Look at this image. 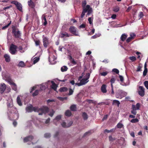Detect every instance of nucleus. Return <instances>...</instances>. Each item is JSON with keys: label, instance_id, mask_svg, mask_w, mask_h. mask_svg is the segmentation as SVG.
<instances>
[{"label": "nucleus", "instance_id": "62", "mask_svg": "<svg viewBox=\"0 0 148 148\" xmlns=\"http://www.w3.org/2000/svg\"><path fill=\"white\" fill-rule=\"evenodd\" d=\"M75 85H77L78 86H80L83 85V84L82 83V82H81V81L80 83H75Z\"/></svg>", "mask_w": 148, "mask_h": 148}, {"label": "nucleus", "instance_id": "52", "mask_svg": "<svg viewBox=\"0 0 148 148\" xmlns=\"http://www.w3.org/2000/svg\"><path fill=\"white\" fill-rule=\"evenodd\" d=\"M143 15L144 14L143 12H140L139 14V17L140 18H139L140 19L142 18L143 16Z\"/></svg>", "mask_w": 148, "mask_h": 148}, {"label": "nucleus", "instance_id": "8", "mask_svg": "<svg viewBox=\"0 0 148 148\" xmlns=\"http://www.w3.org/2000/svg\"><path fill=\"white\" fill-rule=\"evenodd\" d=\"M34 138V136L32 135L28 136L24 138L23 141L24 143H26L28 141H31Z\"/></svg>", "mask_w": 148, "mask_h": 148}, {"label": "nucleus", "instance_id": "47", "mask_svg": "<svg viewBox=\"0 0 148 148\" xmlns=\"http://www.w3.org/2000/svg\"><path fill=\"white\" fill-rule=\"evenodd\" d=\"M142 68V66H140V64H139L137 68L136 71L138 72L141 71V69Z\"/></svg>", "mask_w": 148, "mask_h": 148}, {"label": "nucleus", "instance_id": "55", "mask_svg": "<svg viewBox=\"0 0 148 148\" xmlns=\"http://www.w3.org/2000/svg\"><path fill=\"white\" fill-rule=\"evenodd\" d=\"M7 106L8 108H11L13 106L12 103H8Z\"/></svg>", "mask_w": 148, "mask_h": 148}, {"label": "nucleus", "instance_id": "1", "mask_svg": "<svg viewBox=\"0 0 148 148\" xmlns=\"http://www.w3.org/2000/svg\"><path fill=\"white\" fill-rule=\"evenodd\" d=\"M26 110L28 112H31L33 111L39 112V115H42L43 114H45L49 111V108L47 106H43L39 108L38 107H33L32 105L27 106L26 108Z\"/></svg>", "mask_w": 148, "mask_h": 148}, {"label": "nucleus", "instance_id": "20", "mask_svg": "<svg viewBox=\"0 0 148 148\" xmlns=\"http://www.w3.org/2000/svg\"><path fill=\"white\" fill-rule=\"evenodd\" d=\"M112 105H117V106L118 107L119 106V105L120 104V102L119 101L114 100H113L112 103Z\"/></svg>", "mask_w": 148, "mask_h": 148}, {"label": "nucleus", "instance_id": "49", "mask_svg": "<svg viewBox=\"0 0 148 148\" xmlns=\"http://www.w3.org/2000/svg\"><path fill=\"white\" fill-rule=\"evenodd\" d=\"M112 71L115 73L116 74H118L119 73V70L116 69H112Z\"/></svg>", "mask_w": 148, "mask_h": 148}, {"label": "nucleus", "instance_id": "28", "mask_svg": "<svg viewBox=\"0 0 148 148\" xmlns=\"http://www.w3.org/2000/svg\"><path fill=\"white\" fill-rule=\"evenodd\" d=\"M123 126V125L120 123H118L116 126V127H117L118 128L121 129Z\"/></svg>", "mask_w": 148, "mask_h": 148}, {"label": "nucleus", "instance_id": "5", "mask_svg": "<svg viewBox=\"0 0 148 148\" xmlns=\"http://www.w3.org/2000/svg\"><path fill=\"white\" fill-rule=\"evenodd\" d=\"M69 31L75 36H79V31L77 28H69Z\"/></svg>", "mask_w": 148, "mask_h": 148}, {"label": "nucleus", "instance_id": "34", "mask_svg": "<svg viewBox=\"0 0 148 148\" xmlns=\"http://www.w3.org/2000/svg\"><path fill=\"white\" fill-rule=\"evenodd\" d=\"M92 134V132H91V131H89L87 132H86L84 134L83 137H84L87 135H90Z\"/></svg>", "mask_w": 148, "mask_h": 148}, {"label": "nucleus", "instance_id": "53", "mask_svg": "<svg viewBox=\"0 0 148 148\" xmlns=\"http://www.w3.org/2000/svg\"><path fill=\"white\" fill-rule=\"evenodd\" d=\"M58 98L59 100L63 101L64 100L66 99V97H58Z\"/></svg>", "mask_w": 148, "mask_h": 148}, {"label": "nucleus", "instance_id": "29", "mask_svg": "<svg viewBox=\"0 0 148 148\" xmlns=\"http://www.w3.org/2000/svg\"><path fill=\"white\" fill-rule=\"evenodd\" d=\"M88 81V80L87 81L84 78L82 79L80 81L83 85L87 83Z\"/></svg>", "mask_w": 148, "mask_h": 148}, {"label": "nucleus", "instance_id": "41", "mask_svg": "<svg viewBox=\"0 0 148 148\" xmlns=\"http://www.w3.org/2000/svg\"><path fill=\"white\" fill-rule=\"evenodd\" d=\"M119 10V7L117 6L116 7L114 8L113 10L115 12H118Z\"/></svg>", "mask_w": 148, "mask_h": 148}, {"label": "nucleus", "instance_id": "13", "mask_svg": "<svg viewBox=\"0 0 148 148\" xmlns=\"http://www.w3.org/2000/svg\"><path fill=\"white\" fill-rule=\"evenodd\" d=\"M5 60L6 62H9L10 61V56L7 54H5L4 56Z\"/></svg>", "mask_w": 148, "mask_h": 148}, {"label": "nucleus", "instance_id": "43", "mask_svg": "<svg viewBox=\"0 0 148 148\" xmlns=\"http://www.w3.org/2000/svg\"><path fill=\"white\" fill-rule=\"evenodd\" d=\"M86 4V1H84L82 2V6L83 9L85 8L86 7L85 6Z\"/></svg>", "mask_w": 148, "mask_h": 148}, {"label": "nucleus", "instance_id": "38", "mask_svg": "<svg viewBox=\"0 0 148 148\" xmlns=\"http://www.w3.org/2000/svg\"><path fill=\"white\" fill-rule=\"evenodd\" d=\"M86 101L90 103H92L93 104H95L96 103V101L91 99H87Z\"/></svg>", "mask_w": 148, "mask_h": 148}, {"label": "nucleus", "instance_id": "33", "mask_svg": "<svg viewBox=\"0 0 148 148\" xmlns=\"http://www.w3.org/2000/svg\"><path fill=\"white\" fill-rule=\"evenodd\" d=\"M92 134V132H91V131H89L87 132H86L84 134L83 137H84L87 135H90Z\"/></svg>", "mask_w": 148, "mask_h": 148}, {"label": "nucleus", "instance_id": "45", "mask_svg": "<svg viewBox=\"0 0 148 148\" xmlns=\"http://www.w3.org/2000/svg\"><path fill=\"white\" fill-rule=\"evenodd\" d=\"M61 118V116L60 115H58L54 119L55 120H56L58 121L60 120Z\"/></svg>", "mask_w": 148, "mask_h": 148}, {"label": "nucleus", "instance_id": "10", "mask_svg": "<svg viewBox=\"0 0 148 148\" xmlns=\"http://www.w3.org/2000/svg\"><path fill=\"white\" fill-rule=\"evenodd\" d=\"M12 3L15 4L17 8L20 11H21L22 10V6L21 3L17 1H14L12 2Z\"/></svg>", "mask_w": 148, "mask_h": 148}, {"label": "nucleus", "instance_id": "6", "mask_svg": "<svg viewBox=\"0 0 148 148\" xmlns=\"http://www.w3.org/2000/svg\"><path fill=\"white\" fill-rule=\"evenodd\" d=\"M71 36V35L70 34H69L66 32L63 31H61L59 35L60 37L62 38L69 37Z\"/></svg>", "mask_w": 148, "mask_h": 148}, {"label": "nucleus", "instance_id": "46", "mask_svg": "<svg viewBox=\"0 0 148 148\" xmlns=\"http://www.w3.org/2000/svg\"><path fill=\"white\" fill-rule=\"evenodd\" d=\"M51 136V135L50 134L48 133H45L44 134V137L46 138H49Z\"/></svg>", "mask_w": 148, "mask_h": 148}, {"label": "nucleus", "instance_id": "39", "mask_svg": "<svg viewBox=\"0 0 148 148\" xmlns=\"http://www.w3.org/2000/svg\"><path fill=\"white\" fill-rule=\"evenodd\" d=\"M93 17H89L88 18V21L89 22V23L91 25L92 24V21H93Z\"/></svg>", "mask_w": 148, "mask_h": 148}, {"label": "nucleus", "instance_id": "30", "mask_svg": "<svg viewBox=\"0 0 148 148\" xmlns=\"http://www.w3.org/2000/svg\"><path fill=\"white\" fill-rule=\"evenodd\" d=\"M115 130V128L112 129L110 130H108L107 129H106L104 130V132H106L108 133L112 132H114Z\"/></svg>", "mask_w": 148, "mask_h": 148}, {"label": "nucleus", "instance_id": "18", "mask_svg": "<svg viewBox=\"0 0 148 148\" xmlns=\"http://www.w3.org/2000/svg\"><path fill=\"white\" fill-rule=\"evenodd\" d=\"M68 90V88L66 87H61L59 90V91L60 92H66Z\"/></svg>", "mask_w": 148, "mask_h": 148}, {"label": "nucleus", "instance_id": "11", "mask_svg": "<svg viewBox=\"0 0 148 148\" xmlns=\"http://www.w3.org/2000/svg\"><path fill=\"white\" fill-rule=\"evenodd\" d=\"M6 86L4 83L1 84L0 85V90L1 93H3L6 89Z\"/></svg>", "mask_w": 148, "mask_h": 148}, {"label": "nucleus", "instance_id": "40", "mask_svg": "<svg viewBox=\"0 0 148 148\" xmlns=\"http://www.w3.org/2000/svg\"><path fill=\"white\" fill-rule=\"evenodd\" d=\"M147 69H145L143 72V76H145L147 74Z\"/></svg>", "mask_w": 148, "mask_h": 148}, {"label": "nucleus", "instance_id": "16", "mask_svg": "<svg viewBox=\"0 0 148 148\" xmlns=\"http://www.w3.org/2000/svg\"><path fill=\"white\" fill-rule=\"evenodd\" d=\"M106 86L105 84H103L101 87V92L103 93H105L107 92V90L106 89Z\"/></svg>", "mask_w": 148, "mask_h": 148}, {"label": "nucleus", "instance_id": "21", "mask_svg": "<svg viewBox=\"0 0 148 148\" xmlns=\"http://www.w3.org/2000/svg\"><path fill=\"white\" fill-rule=\"evenodd\" d=\"M70 109L71 110L73 111H75L76 110V106L75 105H72L71 106Z\"/></svg>", "mask_w": 148, "mask_h": 148}, {"label": "nucleus", "instance_id": "7", "mask_svg": "<svg viewBox=\"0 0 148 148\" xmlns=\"http://www.w3.org/2000/svg\"><path fill=\"white\" fill-rule=\"evenodd\" d=\"M42 38L44 46L45 48L47 47L49 44L48 38L44 36H43Z\"/></svg>", "mask_w": 148, "mask_h": 148}, {"label": "nucleus", "instance_id": "24", "mask_svg": "<svg viewBox=\"0 0 148 148\" xmlns=\"http://www.w3.org/2000/svg\"><path fill=\"white\" fill-rule=\"evenodd\" d=\"M68 68L66 66H64L61 68V70L62 72L66 71L68 69Z\"/></svg>", "mask_w": 148, "mask_h": 148}, {"label": "nucleus", "instance_id": "63", "mask_svg": "<svg viewBox=\"0 0 148 148\" xmlns=\"http://www.w3.org/2000/svg\"><path fill=\"white\" fill-rule=\"evenodd\" d=\"M116 97L117 98L121 99L122 98V97L121 96L119 95L118 94H116Z\"/></svg>", "mask_w": 148, "mask_h": 148}, {"label": "nucleus", "instance_id": "15", "mask_svg": "<svg viewBox=\"0 0 148 148\" xmlns=\"http://www.w3.org/2000/svg\"><path fill=\"white\" fill-rule=\"evenodd\" d=\"M51 83L52 84V85L51 86V88L53 89L54 90L57 92V88L58 86L53 81H51Z\"/></svg>", "mask_w": 148, "mask_h": 148}, {"label": "nucleus", "instance_id": "50", "mask_svg": "<svg viewBox=\"0 0 148 148\" xmlns=\"http://www.w3.org/2000/svg\"><path fill=\"white\" fill-rule=\"evenodd\" d=\"M40 42L39 40H36L35 41V43L36 46H40Z\"/></svg>", "mask_w": 148, "mask_h": 148}, {"label": "nucleus", "instance_id": "23", "mask_svg": "<svg viewBox=\"0 0 148 148\" xmlns=\"http://www.w3.org/2000/svg\"><path fill=\"white\" fill-rule=\"evenodd\" d=\"M28 5L32 8L34 7V3L31 0H29L28 1Z\"/></svg>", "mask_w": 148, "mask_h": 148}, {"label": "nucleus", "instance_id": "56", "mask_svg": "<svg viewBox=\"0 0 148 148\" xmlns=\"http://www.w3.org/2000/svg\"><path fill=\"white\" fill-rule=\"evenodd\" d=\"M131 113L133 115H136L137 113V112L136 110H132L131 111Z\"/></svg>", "mask_w": 148, "mask_h": 148}, {"label": "nucleus", "instance_id": "19", "mask_svg": "<svg viewBox=\"0 0 148 148\" xmlns=\"http://www.w3.org/2000/svg\"><path fill=\"white\" fill-rule=\"evenodd\" d=\"M82 116L84 120H86L88 119V115L85 112H83Z\"/></svg>", "mask_w": 148, "mask_h": 148}, {"label": "nucleus", "instance_id": "64", "mask_svg": "<svg viewBox=\"0 0 148 148\" xmlns=\"http://www.w3.org/2000/svg\"><path fill=\"white\" fill-rule=\"evenodd\" d=\"M59 134V132H57L55 133V134L54 135V137L56 138L57 137Z\"/></svg>", "mask_w": 148, "mask_h": 148}, {"label": "nucleus", "instance_id": "17", "mask_svg": "<svg viewBox=\"0 0 148 148\" xmlns=\"http://www.w3.org/2000/svg\"><path fill=\"white\" fill-rule=\"evenodd\" d=\"M65 115L66 116L69 117L71 115L72 113L70 110H68L66 111Z\"/></svg>", "mask_w": 148, "mask_h": 148}, {"label": "nucleus", "instance_id": "26", "mask_svg": "<svg viewBox=\"0 0 148 148\" xmlns=\"http://www.w3.org/2000/svg\"><path fill=\"white\" fill-rule=\"evenodd\" d=\"M88 9L87 8V12H88L87 15H89L91 14L92 12V8H90V6L89 5V7Z\"/></svg>", "mask_w": 148, "mask_h": 148}, {"label": "nucleus", "instance_id": "44", "mask_svg": "<svg viewBox=\"0 0 148 148\" xmlns=\"http://www.w3.org/2000/svg\"><path fill=\"white\" fill-rule=\"evenodd\" d=\"M74 91L71 88H69V93L68 94L69 95H70L73 94Z\"/></svg>", "mask_w": 148, "mask_h": 148}, {"label": "nucleus", "instance_id": "60", "mask_svg": "<svg viewBox=\"0 0 148 148\" xmlns=\"http://www.w3.org/2000/svg\"><path fill=\"white\" fill-rule=\"evenodd\" d=\"M55 101L54 99H48L47 100V103H49L50 102H55Z\"/></svg>", "mask_w": 148, "mask_h": 148}, {"label": "nucleus", "instance_id": "22", "mask_svg": "<svg viewBox=\"0 0 148 148\" xmlns=\"http://www.w3.org/2000/svg\"><path fill=\"white\" fill-rule=\"evenodd\" d=\"M17 103L19 106H21L22 105V104L21 102V99H20V97L19 96H18L17 98Z\"/></svg>", "mask_w": 148, "mask_h": 148}, {"label": "nucleus", "instance_id": "2", "mask_svg": "<svg viewBox=\"0 0 148 148\" xmlns=\"http://www.w3.org/2000/svg\"><path fill=\"white\" fill-rule=\"evenodd\" d=\"M17 48V46L12 44L10 48L9 51L10 53L12 55L15 54L17 51L16 49Z\"/></svg>", "mask_w": 148, "mask_h": 148}, {"label": "nucleus", "instance_id": "12", "mask_svg": "<svg viewBox=\"0 0 148 148\" xmlns=\"http://www.w3.org/2000/svg\"><path fill=\"white\" fill-rule=\"evenodd\" d=\"M140 107V103H138L136 106L134 105H132V109L135 110H139Z\"/></svg>", "mask_w": 148, "mask_h": 148}, {"label": "nucleus", "instance_id": "35", "mask_svg": "<svg viewBox=\"0 0 148 148\" xmlns=\"http://www.w3.org/2000/svg\"><path fill=\"white\" fill-rule=\"evenodd\" d=\"M138 120L136 118L134 119L131 120V122L133 123H135L138 122Z\"/></svg>", "mask_w": 148, "mask_h": 148}, {"label": "nucleus", "instance_id": "48", "mask_svg": "<svg viewBox=\"0 0 148 148\" xmlns=\"http://www.w3.org/2000/svg\"><path fill=\"white\" fill-rule=\"evenodd\" d=\"M108 72H103L102 73H100V74L101 76H105L108 74Z\"/></svg>", "mask_w": 148, "mask_h": 148}, {"label": "nucleus", "instance_id": "3", "mask_svg": "<svg viewBox=\"0 0 148 148\" xmlns=\"http://www.w3.org/2000/svg\"><path fill=\"white\" fill-rule=\"evenodd\" d=\"M145 89L143 86L138 87V94L141 97H143L145 94Z\"/></svg>", "mask_w": 148, "mask_h": 148}, {"label": "nucleus", "instance_id": "9", "mask_svg": "<svg viewBox=\"0 0 148 148\" xmlns=\"http://www.w3.org/2000/svg\"><path fill=\"white\" fill-rule=\"evenodd\" d=\"M72 124L73 122L72 121H70L67 124L65 122H63L61 124V125L63 127L67 128L70 127Z\"/></svg>", "mask_w": 148, "mask_h": 148}, {"label": "nucleus", "instance_id": "36", "mask_svg": "<svg viewBox=\"0 0 148 148\" xmlns=\"http://www.w3.org/2000/svg\"><path fill=\"white\" fill-rule=\"evenodd\" d=\"M129 59L132 61L133 62L136 60V58L134 56L130 57L129 58Z\"/></svg>", "mask_w": 148, "mask_h": 148}, {"label": "nucleus", "instance_id": "57", "mask_svg": "<svg viewBox=\"0 0 148 148\" xmlns=\"http://www.w3.org/2000/svg\"><path fill=\"white\" fill-rule=\"evenodd\" d=\"M133 38H131V37H129L126 40V42L127 43H129L130 42L132 39Z\"/></svg>", "mask_w": 148, "mask_h": 148}, {"label": "nucleus", "instance_id": "37", "mask_svg": "<svg viewBox=\"0 0 148 148\" xmlns=\"http://www.w3.org/2000/svg\"><path fill=\"white\" fill-rule=\"evenodd\" d=\"M18 51L21 53H23L24 52V50L23 48L21 46H20L18 47Z\"/></svg>", "mask_w": 148, "mask_h": 148}, {"label": "nucleus", "instance_id": "27", "mask_svg": "<svg viewBox=\"0 0 148 148\" xmlns=\"http://www.w3.org/2000/svg\"><path fill=\"white\" fill-rule=\"evenodd\" d=\"M127 37V36L125 34H122L121 37V40L122 41H124L126 39Z\"/></svg>", "mask_w": 148, "mask_h": 148}, {"label": "nucleus", "instance_id": "4", "mask_svg": "<svg viewBox=\"0 0 148 148\" xmlns=\"http://www.w3.org/2000/svg\"><path fill=\"white\" fill-rule=\"evenodd\" d=\"M12 33L16 38H19L21 36V33L20 31H17L16 28H12Z\"/></svg>", "mask_w": 148, "mask_h": 148}, {"label": "nucleus", "instance_id": "59", "mask_svg": "<svg viewBox=\"0 0 148 148\" xmlns=\"http://www.w3.org/2000/svg\"><path fill=\"white\" fill-rule=\"evenodd\" d=\"M119 77L120 78V80L121 82H123L124 80V78L123 77L119 75Z\"/></svg>", "mask_w": 148, "mask_h": 148}, {"label": "nucleus", "instance_id": "31", "mask_svg": "<svg viewBox=\"0 0 148 148\" xmlns=\"http://www.w3.org/2000/svg\"><path fill=\"white\" fill-rule=\"evenodd\" d=\"M18 65L19 66L23 67L25 66V64L24 62L21 61L18 63Z\"/></svg>", "mask_w": 148, "mask_h": 148}, {"label": "nucleus", "instance_id": "42", "mask_svg": "<svg viewBox=\"0 0 148 148\" xmlns=\"http://www.w3.org/2000/svg\"><path fill=\"white\" fill-rule=\"evenodd\" d=\"M144 86L147 89H148V81H146L144 82Z\"/></svg>", "mask_w": 148, "mask_h": 148}, {"label": "nucleus", "instance_id": "14", "mask_svg": "<svg viewBox=\"0 0 148 148\" xmlns=\"http://www.w3.org/2000/svg\"><path fill=\"white\" fill-rule=\"evenodd\" d=\"M89 5H87L86 7L85 8L83 9V11L81 15V18H82L84 16L85 12H87V8L88 9V8H89Z\"/></svg>", "mask_w": 148, "mask_h": 148}, {"label": "nucleus", "instance_id": "51", "mask_svg": "<svg viewBox=\"0 0 148 148\" xmlns=\"http://www.w3.org/2000/svg\"><path fill=\"white\" fill-rule=\"evenodd\" d=\"M39 58H36L33 61L34 64L38 62L39 60Z\"/></svg>", "mask_w": 148, "mask_h": 148}, {"label": "nucleus", "instance_id": "54", "mask_svg": "<svg viewBox=\"0 0 148 148\" xmlns=\"http://www.w3.org/2000/svg\"><path fill=\"white\" fill-rule=\"evenodd\" d=\"M71 62V63L73 65H75L77 64V62H75L74 59L73 58L70 61Z\"/></svg>", "mask_w": 148, "mask_h": 148}, {"label": "nucleus", "instance_id": "25", "mask_svg": "<svg viewBox=\"0 0 148 148\" xmlns=\"http://www.w3.org/2000/svg\"><path fill=\"white\" fill-rule=\"evenodd\" d=\"M40 90H36L33 93L32 95V96L33 97H35L38 94Z\"/></svg>", "mask_w": 148, "mask_h": 148}, {"label": "nucleus", "instance_id": "61", "mask_svg": "<svg viewBox=\"0 0 148 148\" xmlns=\"http://www.w3.org/2000/svg\"><path fill=\"white\" fill-rule=\"evenodd\" d=\"M12 89L14 90H17V86L16 84L15 85L12 86Z\"/></svg>", "mask_w": 148, "mask_h": 148}, {"label": "nucleus", "instance_id": "32", "mask_svg": "<svg viewBox=\"0 0 148 148\" xmlns=\"http://www.w3.org/2000/svg\"><path fill=\"white\" fill-rule=\"evenodd\" d=\"M90 74L88 73L86 74V75L84 76V79H85L87 81L88 80L90 77Z\"/></svg>", "mask_w": 148, "mask_h": 148}, {"label": "nucleus", "instance_id": "58", "mask_svg": "<svg viewBox=\"0 0 148 148\" xmlns=\"http://www.w3.org/2000/svg\"><path fill=\"white\" fill-rule=\"evenodd\" d=\"M115 79L113 77H112L110 80V83L113 84L115 82Z\"/></svg>", "mask_w": 148, "mask_h": 148}]
</instances>
